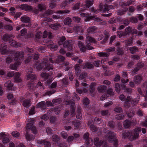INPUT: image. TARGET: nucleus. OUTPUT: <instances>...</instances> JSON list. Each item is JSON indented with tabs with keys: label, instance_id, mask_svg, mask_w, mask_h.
Masks as SVG:
<instances>
[{
	"label": "nucleus",
	"instance_id": "f257e3e1",
	"mask_svg": "<svg viewBox=\"0 0 147 147\" xmlns=\"http://www.w3.org/2000/svg\"><path fill=\"white\" fill-rule=\"evenodd\" d=\"M24 54L23 52H17L15 54L9 55L6 59V63L9 64L11 63L13 61L14 57V60L15 61H17L19 58H22L24 57Z\"/></svg>",
	"mask_w": 147,
	"mask_h": 147
},
{
	"label": "nucleus",
	"instance_id": "f03ea898",
	"mask_svg": "<svg viewBox=\"0 0 147 147\" xmlns=\"http://www.w3.org/2000/svg\"><path fill=\"white\" fill-rule=\"evenodd\" d=\"M43 63L44 64V69L46 71L53 69L52 66L49 65L50 63H53V61L49 57H45L43 60Z\"/></svg>",
	"mask_w": 147,
	"mask_h": 147
},
{
	"label": "nucleus",
	"instance_id": "7ed1b4c3",
	"mask_svg": "<svg viewBox=\"0 0 147 147\" xmlns=\"http://www.w3.org/2000/svg\"><path fill=\"white\" fill-rule=\"evenodd\" d=\"M28 123L26 124V128L27 129H31L32 133L34 134H36L37 131L35 126L33 125V123L35 122L33 118H30L28 120Z\"/></svg>",
	"mask_w": 147,
	"mask_h": 147
},
{
	"label": "nucleus",
	"instance_id": "20e7f679",
	"mask_svg": "<svg viewBox=\"0 0 147 147\" xmlns=\"http://www.w3.org/2000/svg\"><path fill=\"white\" fill-rule=\"evenodd\" d=\"M141 128L140 127H138L134 129V132L130 133L129 139L130 141H133L138 138V133L141 131Z\"/></svg>",
	"mask_w": 147,
	"mask_h": 147
},
{
	"label": "nucleus",
	"instance_id": "39448f33",
	"mask_svg": "<svg viewBox=\"0 0 147 147\" xmlns=\"http://www.w3.org/2000/svg\"><path fill=\"white\" fill-rule=\"evenodd\" d=\"M105 136L106 139L110 142H113L116 138L115 134L111 131H109Z\"/></svg>",
	"mask_w": 147,
	"mask_h": 147
},
{
	"label": "nucleus",
	"instance_id": "423d86ee",
	"mask_svg": "<svg viewBox=\"0 0 147 147\" xmlns=\"http://www.w3.org/2000/svg\"><path fill=\"white\" fill-rule=\"evenodd\" d=\"M93 0H86V4H82L81 6L83 9H80V11H82L84 10L86 8H88L93 4Z\"/></svg>",
	"mask_w": 147,
	"mask_h": 147
},
{
	"label": "nucleus",
	"instance_id": "0eeeda50",
	"mask_svg": "<svg viewBox=\"0 0 147 147\" xmlns=\"http://www.w3.org/2000/svg\"><path fill=\"white\" fill-rule=\"evenodd\" d=\"M38 54H33L31 56H29L25 61L26 63H28L29 61H33L34 60L38 59Z\"/></svg>",
	"mask_w": 147,
	"mask_h": 147
},
{
	"label": "nucleus",
	"instance_id": "6e6552de",
	"mask_svg": "<svg viewBox=\"0 0 147 147\" xmlns=\"http://www.w3.org/2000/svg\"><path fill=\"white\" fill-rule=\"evenodd\" d=\"M63 46L64 47L67 48L69 51H70L72 49L73 47L71 43V41L70 40H67L65 41L63 43Z\"/></svg>",
	"mask_w": 147,
	"mask_h": 147
},
{
	"label": "nucleus",
	"instance_id": "1a4fd4ad",
	"mask_svg": "<svg viewBox=\"0 0 147 147\" xmlns=\"http://www.w3.org/2000/svg\"><path fill=\"white\" fill-rule=\"evenodd\" d=\"M132 98L130 96H128L126 98H125L124 104L123 105V106L125 108L128 109L129 107L130 104L128 103L131 101Z\"/></svg>",
	"mask_w": 147,
	"mask_h": 147
},
{
	"label": "nucleus",
	"instance_id": "9d476101",
	"mask_svg": "<svg viewBox=\"0 0 147 147\" xmlns=\"http://www.w3.org/2000/svg\"><path fill=\"white\" fill-rule=\"evenodd\" d=\"M15 37L13 35L9 34H4L3 37V40L6 42L12 40L11 38H14Z\"/></svg>",
	"mask_w": 147,
	"mask_h": 147
},
{
	"label": "nucleus",
	"instance_id": "9b49d317",
	"mask_svg": "<svg viewBox=\"0 0 147 147\" xmlns=\"http://www.w3.org/2000/svg\"><path fill=\"white\" fill-rule=\"evenodd\" d=\"M67 105H71V113L73 114L74 113L75 110V103L73 100H71L69 101H67Z\"/></svg>",
	"mask_w": 147,
	"mask_h": 147
},
{
	"label": "nucleus",
	"instance_id": "f8f14e48",
	"mask_svg": "<svg viewBox=\"0 0 147 147\" xmlns=\"http://www.w3.org/2000/svg\"><path fill=\"white\" fill-rule=\"evenodd\" d=\"M0 138L3 139V142L4 144H6L9 142V139L4 132H1L0 134Z\"/></svg>",
	"mask_w": 147,
	"mask_h": 147
},
{
	"label": "nucleus",
	"instance_id": "ddd939ff",
	"mask_svg": "<svg viewBox=\"0 0 147 147\" xmlns=\"http://www.w3.org/2000/svg\"><path fill=\"white\" fill-rule=\"evenodd\" d=\"M144 66V63L142 62H139L137 63L136 66L134 69L132 71L133 73H135L137 72L140 69L142 68Z\"/></svg>",
	"mask_w": 147,
	"mask_h": 147
},
{
	"label": "nucleus",
	"instance_id": "4468645a",
	"mask_svg": "<svg viewBox=\"0 0 147 147\" xmlns=\"http://www.w3.org/2000/svg\"><path fill=\"white\" fill-rule=\"evenodd\" d=\"M82 68L84 69L86 68L92 69L94 67L93 65L89 62H87L83 64L82 66Z\"/></svg>",
	"mask_w": 147,
	"mask_h": 147
},
{
	"label": "nucleus",
	"instance_id": "2eb2a0df",
	"mask_svg": "<svg viewBox=\"0 0 147 147\" xmlns=\"http://www.w3.org/2000/svg\"><path fill=\"white\" fill-rule=\"evenodd\" d=\"M19 8L22 10H25L26 11H30L32 9L31 6L28 5L26 4L21 5L18 6Z\"/></svg>",
	"mask_w": 147,
	"mask_h": 147
},
{
	"label": "nucleus",
	"instance_id": "dca6fc26",
	"mask_svg": "<svg viewBox=\"0 0 147 147\" xmlns=\"http://www.w3.org/2000/svg\"><path fill=\"white\" fill-rule=\"evenodd\" d=\"M4 86L9 91L12 90L13 84L10 80H8L5 83Z\"/></svg>",
	"mask_w": 147,
	"mask_h": 147
},
{
	"label": "nucleus",
	"instance_id": "f3484780",
	"mask_svg": "<svg viewBox=\"0 0 147 147\" xmlns=\"http://www.w3.org/2000/svg\"><path fill=\"white\" fill-rule=\"evenodd\" d=\"M0 50L2 54H5L8 52L7 46L4 44H2L0 45Z\"/></svg>",
	"mask_w": 147,
	"mask_h": 147
},
{
	"label": "nucleus",
	"instance_id": "a211bd4d",
	"mask_svg": "<svg viewBox=\"0 0 147 147\" xmlns=\"http://www.w3.org/2000/svg\"><path fill=\"white\" fill-rule=\"evenodd\" d=\"M74 30L76 32H80L82 34L83 32V30L82 29V27L79 25H76L73 28Z\"/></svg>",
	"mask_w": 147,
	"mask_h": 147
},
{
	"label": "nucleus",
	"instance_id": "6ab92c4d",
	"mask_svg": "<svg viewBox=\"0 0 147 147\" xmlns=\"http://www.w3.org/2000/svg\"><path fill=\"white\" fill-rule=\"evenodd\" d=\"M74 68L76 74L77 76H78L81 71V68L79 64H76L74 66Z\"/></svg>",
	"mask_w": 147,
	"mask_h": 147
},
{
	"label": "nucleus",
	"instance_id": "aec40b11",
	"mask_svg": "<svg viewBox=\"0 0 147 147\" xmlns=\"http://www.w3.org/2000/svg\"><path fill=\"white\" fill-rule=\"evenodd\" d=\"M103 143L102 140H99L98 137H96L94 139V145L97 147H100L101 146Z\"/></svg>",
	"mask_w": 147,
	"mask_h": 147
},
{
	"label": "nucleus",
	"instance_id": "412c9836",
	"mask_svg": "<svg viewBox=\"0 0 147 147\" xmlns=\"http://www.w3.org/2000/svg\"><path fill=\"white\" fill-rule=\"evenodd\" d=\"M142 80V76L136 75L134 76V81L136 84H139Z\"/></svg>",
	"mask_w": 147,
	"mask_h": 147
},
{
	"label": "nucleus",
	"instance_id": "4be33fe9",
	"mask_svg": "<svg viewBox=\"0 0 147 147\" xmlns=\"http://www.w3.org/2000/svg\"><path fill=\"white\" fill-rule=\"evenodd\" d=\"M128 35L125 31H119L117 32V35L120 38H124L126 37L127 35Z\"/></svg>",
	"mask_w": 147,
	"mask_h": 147
},
{
	"label": "nucleus",
	"instance_id": "5701e85b",
	"mask_svg": "<svg viewBox=\"0 0 147 147\" xmlns=\"http://www.w3.org/2000/svg\"><path fill=\"white\" fill-rule=\"evenodd\" d=\"M78 45L81 51L84 52L86 51V48L85 47L84 45L81 41L78 42Z\"/></svg>",
	"mask_w": 147,
	"mask_h": 147
},
{
	"label": "nucleus",
	"instance_id": "b1692460",
	"mask_svg": "<svg viewBox=\"0 0 147 147\" xmlns=\"http://www.w3.org/2000/svg\"><path fill=\"white\" fill-rule=\"evenodd\" d=\"M117 54L119 56L123 55L124 53V51L123 48L120 47H117L116 48Z\"/></svg>",
	"mask_w": 147,
	"mask_h": 147
},
{
	"label": "nucleus",
	"instance_id": "393cba45",
	"mask_svg": "<svg viewBox=\"0 0 147 147\" xmlns=\"http://www.w3.org/2000/svg\"><path fill=\"white\" fill-rule=\"evenodd\" d=\"M51 139L53 142L55 144H58V142L60 140V138L58 135L55 134L52 136Z\"/></svg>",
	"mask_w": 147,
	"mask_h": 147
},
{
	"label": "nucleus",
	"instance_id": "a878e982",
	"mask_svg": "<svg viewBox=\"0 0 147 147\" xmlns=\"http://www.w3.org/2000/svg\"><path fill=\"white\" fill-rule=\"evenodd\" d=\"M61 26L60 24L56 23L54 24H52L49 26V27L54 30H57Z\"/></svg>",
	"mask_w": 147,
	"mask_h": 147
},
{
	"label": "nucleus",
	"instance_id": "bb28decb",
	"mask_svg": "<svg viewBox=\"0 0 147 147\" xmlns=\"http://www.w3.org/2000/svg\"><path fill=\"white\" fill-rule=\"evenodd\" d=\"M20 73L19 72L15 73L14 80L16 82L19 83L21 81V79L20 77Z\"/></svg>",
	"mask_w": 147,
	"mask_h": 147
},
{
	"label": "nucleus",
	"instance_id": "cd10ccee",
	"mask_svg": "<svg viewBox=\"0 0 147 147\" xmlns=\"http://www.w3.org/2000/svg\"><path fill=\"white\" fill-rule=\"evenodd\" d=\"M101 115L102 116L108 117L110 115V113L108 110H104L100 111Z\"/></svg>",
	"mask_w": 147,
	"mask_h": 147
},
{
	"label": "nucleus",
	"instance_id": "c85d7f7f",
	"mask_svg": "<svg viewBox=\"0 0 147 147\" xmlns=\"http://www.w3.org/2000/svg\"><path fill=\"white\" fill-rule=\"evenodd\" d=\"M107 89V86L101 85L98 86L97 90L98 92L100 93H103L105 92Z\"/></svg>",
	"mask_w": 147,
	"mask_h": 147
},
{
	"label": "nucleus",
	"instance_id": "c756f323",
	"mask_svg": "<svg viewBox=\"0 0 147 147\" xmlns=\"http://www.w3.org/2000/svg\"><path fill=\"white\" fill-rule=\"evenodd\" d=\"M96 41L93 38L91 37L88 35H86V43H88L89 42L95 43Z\"/></svg>",
	"mask_w": 147,
	"mask_h": 147
},
{
	"label": "nucleus",
	"instance_id": "7c9ffc66",
	"mask_svg": "<svg viewBox=\"0 0 147 147\" xmlns=\"http://www.w3.org/2000/svg\"><path fill=\"white\" fill-rule=\"evenodd\" d=\"M21 20L26 23H29L30 22V20L29 17L24 16H22L21 18Z\"/></svg>",
	"mask_w": 147,
	"mask_h": 147
},
{
	"label": "nucleus",
	"instance_id": "2f4dec72",
	"mask_svg": "<svg viewBox=\"0 0 147 147\" xmlns=\"http://www.w3.org/2000/svg\"><path fill=\"white\" fill-rule=\"evenodd\" d=\"M47 36H48V38L49 39H51L52 38V33L51 32H48L47 31L45 30L44 31L43 34V37L44 38H46Z\"/></svg>",
	"mask_w": 147,
	"mask_h": 147
},
{
	"label": "nucleus",
	"instance_id": "473e14b6",
	"mask_svg": "<svg viewBox=\"0 0 147 147\" xmlns=\"http://www.w3.org/2000/svg\"><path fill=\"white\" fill-rule=\"evenodd\" d=\"M123 124L125 128H127L131 126V122L130 121L126 120L123 121Z\"/></svg>",
	"mask_w": 147,
	"mask_h": 147
},
{
	"label": "nucleus",
	"instance_id": "72a5a7b5",
	"mask_svg": "<svg viewBox=\"0 0 147 147\" xmlns=\"http://www.w3.org/2000/svg\"><path fill=\"white\" fill-rule=\"evenodd\" d=\"M128 50L130 51L131 53L134 54L136 52L138 51V47L136 46H133L129 47L128 49Z\"/></svg>",
	"mask_w": 147,
	"mask_h": 147
},
{
	"label": "nucleus",
	"instance_id": "f704fd0d",
	"mask_svg": "<svg viewBox=\"0 0 147 147\" xmlns=\"http://www.w3.org/2000/svg\"><path fill=\"white\" fill-rule=\"evenodd\" d=\"M44 64L43 62L39 64L37 63L35 64L34 65V67H36V69L38 70H40L43 67L44 68Z\"/></svg>",
	"mask_w": 147,
	"mask_h": 147
},
{
	"label": "nucleus",
	"instance_id": "c9c22d12",
	"mask_svg": "<svg viewBox=\"0 0 147 147\" xmlns=\"http://www.w3.org/2000/svg\"><path fill=\"white\" fill-rule=\"evenodd\" d=\"M21 62H17L11 65L10 66V69L13 70H16L18 66L20 64Z\"/></svg>",
	"mask_w": 147,
	"mask_h": 147
},
{
	"label": "nucleus",
	"instance_id": "e433bc0d",
	"mask_svg": "<svg viewBox=\"0 0 147 147\" xmlns=\"http://www.w3.org/2000/svg\"><path fill=\"white\" fill-rule=\"evenodd\" d=\"M81 108L80 107H78L76 113V118L78 119H80L82 118Z\"/></svg>",
	"mask_w": 147,
	"mask_h": 147
},
{
	"label": "nucleus",
	"instance_id": "4c0bfd02",
	"mask_svg": "<svg viewBox=\"0 0 147 147\" xmlns=\"http://www.w3.org/2000/svg\"><path fill=\"white\" fill-rule=\"evenodd\" d=\"M25 136L26 139L28 141L34 140V137L33 136L29 134L27 131L26 132L25 134Z\"/></svg>",
	"mask_w": 147,
	"mask_h": 147
},
{
	"label": "nucleus",
	"instance_id": "58836bf2",
	"mask_svg": "<svg viewBox=\"0 0 147 147\" xmlns=\"http://www.w3.org/2000/svg\"><path fill=\"white\" fill-rule=\"evenodd\" d=\"M63 22L65 25H69L72 22V20L69 18L67 17L64 20Z\"/></svg>",
	"mask_w": 147,
	"mask_h": 147
},
{
	"label": "nucleus",
	"instance_id": "ea45409f",
	"mask_svg": "<svg viewBox=\"0 0 147 147\" xmlns=\"http://www.w3.org/2000/svg\"><path fill=\"white\" fill-rule=\"evenodd\" d=\"M72 125H74V127L76 128H78L80 125L79 121L77 120L72 121Z\"/></svg>",
	"mask_w": 147,
	"mask_h": 147
},
{
	"label": "nucleus",
	"instance_id": "a19ab883",
	"mask_svg": "<svg viewBox=\"0 0 147 147\" xmlns=\"http://www.w3.org/2000/svg\"><path fill=\"white\" fill-rule=\"evenodd\" d=\"M41 76L42 77L45 81L49 78V75L46 73H42L40 74Z\"/></svg>",
	"mask_w": 147,
	"mask_h": 147
},
{
	"label": "nucleus",
	"instance_id": "79ce46f5",
	"mask_svg": "<svg viewBox=\"0 0 147 147\" xmlns=\"http://www.w3.org/2000/svg\"><path fill=\"white\" fill-rule=\"evenodd\" d=\"M96 85V83H92L90 85L89 91L91 93H93L95 87Z\"/></svg>",
	"mask_w": 147,
	"mask_h": 147
},
{
	"label": "nucleus",
	"instance_id": "37998d69",
	"mask_svg": "<svg viewBox=\"0 0 147 147\" xmlns=\"http://www.w3.org/2000/svg\"><path fill=\"white\" fill-rule=\"evenodd\" d=\"M127 8H125L123 10H118L117 11V13L119 15H123L127 11Z\"/></svg>",
	"mask_w": 147,
	"mask_h": 147
},
{
	"label": "nucleus",
	"instance_id": "c03bdc74",
	"mask_svg": "<svg viewBox=\"0 0 147 147\" xmlns=\"http://www.w3.org/2000/svg\"><path fill=\"white\" fill-rule=\"evenodd\" d=\"M86 144L87 146H91L93 144L92 139L91 138H89L87 140H85Z\"/></svg>",
	"mask_w": 147,
	"mask_h": 147
},
{
	"label": "nucleus",
	"instance_id": "a18cd8bd",
	"mask_svg": "<svg viewBox=\"0 0 147 147\" xmlns=\"http://www.w3.org/2000/svg\"><path fill=\"white\" fill-rule=\"evenodd\" d=\"M10 43L11 45L16 48H17L20 46V44H18L15 40H13L12 39L10 42Z\"/></svg>",
	"mask_w": 147,
	"mask_h": 147
},
{
	"label": "nucleus",
	"instance_id": "49530a36",
	"mask_svg": "<svg viewBox=\"0 0 147 147\" xmlns=\"http://www.w3.org/2000/svg\"><path fill=\"white\" fill-rule=\"evenodd\" d=\"M28 80H35L36 79V76L34 74H28L27 76Z\"/></svg>",
	"mask_w": 147,
	"mask_h": 147
},
{
	"label": "nucleus",
	"instance_id": "de8ad7c7",
	"mask_svg": "<svg viewBox=\"0 0 147 147\" xmlns=\"http://www.w3.org/2000/svg\"><path fill=\"white\" fill-rule=\"evenodd\" d=\"M115 118L117 120H122L124 119L125 116L123 114H119L115 115Z\"/></svg>",
	"mask_w": 147,
	"mask_h": 147
},
{
	"label": "nucleus",
	"instance_id": "09e8293b",
	"mask_svg": "<svg viewBox=\"0 0 147 147\" xmlns=\"http://www.w3.org/2000/svg\"><path fill=\"white\" fill-rule=\"evenodd\" d=\"M130 133L129 132L125 131L122 134V137L123 138L125 139L128 137H129L130 134Z\"/></svg>",
	"mask_w": 147,
	"mask_h": 147
},
{
	"label": "nucleus",
	"instance_id": "8fccbe9b",
	"mask_svg": "<svg viewBox=\"0 0 147 147\" xmlns=\"http://www.w3.org/2000/svg\"><path fill=\"white\" fill-rule=\"evenodd\" d=\"M140 97L138 96L136 98L131 100V103L132 105H135L138 102L139 100Z\"/></svg>",
	"mask_w": 147,
	"mask_h": 147
},
{
	"label": "nucleus",
	"instance_id": "3c124183",
	"mask_svg": "<svg viewBox=\"0 0 147 147\" xmlns=\"http://www.w3.org/2000/svg\"><path fill=\"white\" fill-rule=\"evenodd\" d=\"M123 88H124L125 91L129 94H131L132 92V89L129 88H127L125 85L122 86Z\"/></svg>",
	"mask_w": 147,
	"mask_h": 147
},
{
	"label": "nucleus",
	"instance_id": "603ef678",
	"mask_svg": "<svg viewBox=\"0 0 147 147\" xmlns=\"http://www.w3.org/2000/svg\"><path fill=\"white\" fill-rule=\"evenodd\" d=\"M114 87L116 91L118 93H119L121 90L120 84L118 83H116L115 84Z\"/></svg>",
	"mask_w": 147,
	"mask_h": 147
},
{
	"label": "nucleus",
	"instance_id": "864d4df0",
	"mask_svg": "<svg viewBox=\"0 0 147 147\" xmlns=\"http://www.w3.org/2000/svg\"><path fill=\"white\" fill-rule=\"evenodd\" d=\"M46 105V103L44 101H41L38 102L36 105L37 108L42 107H44Z\"/></svg>",
	"mask_w": 147,
	"mask_h": 147
},
{
	"label": "nucleus",
	"instance_id": "5fc2aeb1",
	"mask_svg": "<svg viewBox=\"0 0 147 147\" xmlns=\"http://www.w3.org/2000/svg\"><path fill=\"white\" fill-rule=\"evenodd\" d=\"M66 38L64 36H63L59 38V40L58 42V44L60 45H61L63 44V42L65 40Z\"/></svg>",
	"mask_w": 147,
	"mask_h": 147
},
{
	"label": "nucleus",
	"instance_id": "6e6d98bb",
	"mask_svg": "<svg viewBox=\"0 0 147 147\" xmlns=\"http://www.w3.org/2000/svg\"><path fill=\"white\" fill-rule=\"evenodd\" d=\"M23 106L26 107H28L31 105L30 102L29 100H25L24 101Z\"/></svg>",
	"mask_w": 147,
	"mask_h": 147
},
{
	"label": "nucleus",
	"instance_id": "4d7b16f0",
	"mask_svg": "<svg viewBox=\"0 0 147 147\" xmlns=\"http://www.w3.org/2000/svg\"><path fill=\"white\" fill-rule=\"evenodd\" d=\"M98 56L99 57H108L109 56V54L105 52H102L98 53Z\"/></svg>",
	"mask_w": 147,
	"mask_h": 147
},
{
	"label": "nucleus",
	"instance_id": "13d9d810",
	"mask_svg": "<svg viewBox=\"0 0 147 147\" xmlns=\"http://www.w3.org/2000/svg\"><path fill=\"white\" fill-rule=\"evenodd\" d=\"M108 125L110 128L114 129L115 127V124L113 121H111L108 122Z\"/></svg>",
	"mask_w": 147,
	"mask_h": 147
},
{
	"label": "nucleus",
	"instance_id": "bf43d9fd",
	"mask_svg": "<svg viewBox=\"0 0 147 147\" xmlns=\"http://www.w3.org/2000/svg\"><path fill=\"white\" fill-rule=\"evenodd\" d=\"M47 44H49V45L50 44L51 50V49H53L54 50H55L57 49V46L55 45H54L53 44V42L51 41H49L48 42V43Z\"/></svg>",
	"mask_w": 147,
	"mask_h": 147
},
{
	"label": "nucleus",
	"instance_id": "052dcab7",
	"mask_svg": "<svg viewBox=\"0 0 147 147\" xmlns=\"http://www.w3.org/2000/svg\"><path fill=\"white\" fill-rule=\"evenodd\" d=\"M70 3L67 0H65L63 1L61 4L60 7H66Z\"/></svg>",
	"mask_w": 147,
	"mask_h": 147
},
{
	"label": "nucleus",
	"instance_id": "680f3d73",
	"mask_svg": "<svg viewBox=\"0 0 147 147\" xmlns=\"http://www.w3.org/2000/svg\"><path fill=\"white\" fill-rule=\"evenodd\" d=\"M132 30V28L130 26H128L125 28V31L127 34L129 35L130 33L131 34Z\"/></svg>",
	"mask_w": 147,
	"mask_h": 147
},
{
	"label": "nucleus",
	"instance_id": "e2e57ef3",
	"mask_svg": "<svg viewBox=\"0 0 147 147\" xmlns=\"http://www.w3.org/2000/svg\"><path fill=\"white\" fill-rule=\"evenodd\" d=\"M114 111L117 113H122L123 112L122 109L121 107H117L114 109Z\"/></svg>",
	"mask_w": 147,
	"mask_h": 147
},
{
	"label": "nucleus",
	"instance_id": "0e129e2a",
	"mask_svg": "<svg viewBox=\"0 0 147 147\" xmlns=\"http://www.w3.org/2000/svg\"><path fill=\"white\" fill-rule=\"evenodd\" d=\"M61 102V101L60 98L53 99L52 100L53 103L55 105L59 104Z\"/></svg>",
	"mask_w": 147,
	"mask_h": 147
},
{
	"label": "nucleus",
	"instance_id": "69168bd1",
	"mask_svg": "<svg viewBox=\"0 0 147 147\" xmlns=\"http://www.w3.org/2000/svg\"><path fill=\"white\" fill-rule=\"evenodd\" d=\"M130 21L131 22L134 23H136L138 22V19L134 17H132L130 18Z\"/></svg>",
	"mask_w": 147,
	"mask_h": 147
},
{
	"label": "nucleus",
	"instance_id": "338daca9",
	"mask_svg": "<svg viewBox=\"0 0 147 147\" xmlns=\"http://www.w3.org/2000/svg\"><path fill=\"white\" fill-rule=\"evenodd\" d=\"M125 45L127 46H130L132 43V39L131 38L130 39L127 40L125 41Z\"/></svg>",
	"mask_w": 147,
	"mask_h": 147
},
{
	"label": "nucleus",
	"instance_id": "774afa93",
	"mask_svg": "<svg viewBox=\"0 0 147 147\" xmlns=\"http://www.w3.org/2000/svg\"><path fill=\"white\" fill-rule=\"evenodd\" d=\"M94 120L95 122L97 124H100L103 121V120L97 117L95 118Z\"/></svg>",
	"mask_w": 147,
	"mask_h": 147
}]
</instances>
